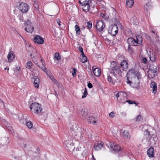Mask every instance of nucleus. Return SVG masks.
Here are the masks:
<instances>
[{
  "mask_svg": "<svg viewBox=\"0 0 160 160\" xmlns=\"http://www.w3.org/2000/svg\"><path fill=\"white\" fill-rule=\"evenodd\" d=\"M73 71L72 72V75L73 77L75 76L76 74L77 70L74 68H72Z\"/></svg>",
  "mask_w": 160,
  "mask_h": 160,
  "instance_id": "37998d69",
  "label": "nucleus"
},
{
  "mask_svg": "<svg viewBox=\"0 0 160 160\" xmlns=\"http://www.w3.org/2000/svg\"><path fill=\"white\" fill-rule=\"evenodd\" d=\"M18 18L21 21H23V16L22 14H19L18 16Z\"/></svg>",
  "mask_w": 160,
  "mask_h": 160,
  "instance_id": "a18cd8bd",
  "label": "nucleus"
},
{
  "mask_svg": "<svg viewBox=\"0 0 160 160\" xmlns=\"http://www.w3.org/2000/svg\"><path fill=\"white\" fill-rule=\"evenodd\" d=\"M86 27L87 28L89 29H90L92 27V23L91 21H89L88 22Z\"/></svg>",
  "mask_w": 160,
  "mask_h": 160,
  "instance_id": "e433bc0d",
  "label": "nucleus"
},
{
  "mask_svg": "<svg viewBox=\"0 0 160 160\" xmlns=\"http://www.w3.org/2000/svg\"><path fill=\"white\" fill-rule=\"evenodd\" d=\"M17 8L23 13H27L30 8L27 3L23 2H18L17 4Z\"/></svg>",
  "mask_w": 160,
  "mask_h": 160,
  "instance_id": "39448f33",
  "label": "nucleus"
},
{
  "mask_svg": "<svg viewBox=\"0 0 160 160\" xmlns=\"http://www.w3.org/2000/svg\"><path fill=\"white\" fill-rule=\"evenodd\" d=\"M127 74L128 75H132L134 76L136 78L140 79L141 78V74L140 73L134 69H130L127 72Z\"/></svg>",
  "mask_w": 160,
  "mask_h": 160,
  "instance_id": "1a4fd4ad",
  "label": "nucleus"
},
{
  "mask_svg": "<svg viewBox=\"0 0 160 160\" xmlns=\"http://www.w3.org/2000/svg\"><path fill=\"white\" fill-rule=\"evenodd\" d=\"M136 42L138 46H140L142 47L143 46L142 44V37L140 35H137L136 37Z\"/></svg>",
  "mask_w": 160,
  "mask_h": 160,
  "instance_id": "2eb2a0df",
  "label": "nucleus"
},
{
  "mask_svg": "<svg viewBox=\"0 0 160 160\" xmlns=\"http://www.w3.org/2000/svg\"><path fill=\"white\" fill-rule=\"evenodd\" d=\"M54 57L57 60H59L61 59V56L59 53L56 52L55 54Z\"/></svg>",
  "mask_w": 160,
  "mask_h": 160,
  "instance_id": "473e14b6",
  "label": "nucleus"
},
{
  "mask_svg": "<svg viewBox=\"0 0 160 160\" xmlns=\"http://www.w3.org/2000/svg\"><path fill=\"white\" fill-rule=\"evenodd\" d=\"M7 58L9 62L12 61L15 58V55L13 51H11L9 52Z\"/></svg>",
  "mask_w": 160,
  "mask_h": 160,
  "instance_id": "a211bd4d",
  "label": "nucleus"
},
{
  "mask_svg": "<svg viewBox=\"0 0 160 160\" xmlns=\"http://www.w3.org/2000/svg\"><path fill=\"white\" fill-rule=\"evenodd\" d=\"M26 125L28 128L31 129L32 128L33 124L31 121L26 122Z\"/></svg>",
  "mask_w": 160,
  "mask_h": 160,
  "instance_id": "72a5a7b5",
  "label": "nucleus"
},
{
  "mask_svg": "<svg viewBox=\"0 0 160 160\" xmlns=\"http://www.w3.org/2000/svg\"><path fill=\"white\" fill-rule=\"evenodd\" d=\"M105 27V24L103 20L98 22L95 25L97 30L99 32L102 31Z\"/></svg>",
  "mask_w": 160,
  "mask_h": 160,
  "instance_id": "9d476101",
  "label": "nucleus"
},
{
  "mask_svg": "<svg viewBox=\"0 0 160 160\" xmlns=\"http://www.w3.org/2000/svg\"><path fill=\"white\" fill-rule=\"evenodd\" d=\"M95 118L93 116H90L88 118V120L91 123L94 124L96 123V121L95 120Z\"/></svg>",
  "mask_w": 160,
  "mask_h": 160,
  "instance_id": "bb28decb",
  "label": "nucleus"
},
{
  "mask_svg": "<svg viewBox=\"0 0 160 160\" xmlns=\"http://www.w3.org/2000/svg\"><path fill=\"white\" fill-rule=\"evenodd\" d=\"M101 17L103 18H104L105 17V15L103 14V13H101Z\"/></svg>",
  "mask_w": 160,
  "mask_h": 160,
  "instance_id": "4d7b16f0",
  "label": "nucleus"
},
{
  "mask_svg": "<svg viewBox=\"0 0 160 160\" xmlns=\"http://www.w3.org/2000/svg\"><path fill=\"white\" fill-rule=\"evenodd\" d=\"M88 86L89 88H91L92 87V85L90 82L88 84Z\"/></svg>",
  "mask_w": 160,
  "mask_h": 160,
  "instance_id": "3c124183",
  "label": "nucleus"
},
{
  "mask_svg": "<svg viewBox=\"0 0 160 160\" xmlns=\"http://www.w3.org/2000/svg\"><path fill=\"white\" fill-rule=\"evenodd\" d=\"M28 54L31 57H32V56H33V54L31 52H28Z\"/></svg>",
  "mask_w": 160,
  "mask_h": 160,
  "instance_id": "13d9d810",
  "label": "nucleus"
},
{
  "mask_svg": "<svg viewBox=\"0 0 160 160\" xmlns=\"http://www.w3.org/2000/svg\"><path fill=\"white\" fill-rule=\"evenodd\" d=\"M150 60L152 62H155L157 58V53L155 52H150V54L149 55Z\"/></svg>",
  "mask_w": 160,
  "mask_h": 160,
  "instance_id": "6ab92c4d",
  "label": "nucleus"
},
{
  "mask_svg": "<svg viewBox=\"0 0 160 160\" xmlns=\"http://www.w3.org/2000/svg\"><path fill=\"white\" fill-rule=\"evenodd\" d=\"M42 70H44L46 68L44 65H43L42 64V66L41 67H40Z\"/></svg>",
  "mask_w": 160,
  "mask_h": 160,
  "instance_id": "5fc2aeb1",
  "label": "nucleus"
},
{
  "mask_svg": "<svg viewBox=\"0 0 160 160\" xmlns=\"http://www.w3.org/2000/svg\"><path fill=\"white\" fill-rule=\"evenodd\" d=\"M119 96V94L118 93H117L116 94V97L118 98Z\"/></svg>",
  "mask_w": 160,
  "mask_h": 160,
  "instance_id": "bf43d9fd",
  "label": "nucleus"
},
{
  "mask_svg": "<svg viewBox=\"0 0 160 160\" xmlns=\"http://www.w3.org/2000/svg\"><path fill=\"white\" fill-rule=\"evenodd\" d=\"M2 122L3 124L5 126L6 124H8V123L7 122V121L3 119L2 120Z\"/></svg>",
  "mask_w": 160,
  "mask_h": 160,
  "instance_id": "09e8293b",
  "label": "nucleus"
},
{
  "mask_svg": "<svg viewBox=\"0 0 160 160\" xmlns=\"http://www.w3.org/2000/svg\"><path fill=\"white\" fill-rule=\"evenodd\" d=\"M5 127H6V128L8 131H12V130L13 129H12V127L10 126V125L9 124H6V126Z\"/></svg>",
  "mask_w": 160,
  "mask_h": 160,
  "instance_id": "ea45409f",
  "label": "nucleus"
},
{
  "mask_svg": "<svg viewBox=\"0 0 160 160\" xmlns=\"http://www.w3.org/2000/svg\"><path fill=\"white\" fill-rule=\"evenodd\" d=\"M142 130L144 132V134L148 136L149 138H152V136L154 135L153 132L154 130L150 126L147 125H144L142 128Z\"/></svg>",
  "mask_w": 160,
  "mask_h": 160,
  "instance_id": "7ed1b4c3",
  "label": "nucleus"
},
{
  "mask_svg": "<svg viewBox=\"0 0 160 160\" xmlns=\"http://www.w3.org/2000/svg\"><path fill=\"white\" fill-rule=\"evenodd\" d=\"M152 6L150 2H147L145 5L144 6V9L146 11L150 10Z\"/></svg>",
  "mask_w": 160,
  "mask_h": 160,
  "instance_id": "c85d7f7f",
  "label": "nucleus"
},
{
  "mask_svg": "<svg viewBox=\"0 0 160 160\" xmlns=\"http://www.w3.org/2000/svg\"><path fill=\"white\" fill-rule=\"evenodd\" d=\"M122 135L123 138L125 139H130L131 137V135L129 133L127 130L122 131Z\"/></svg>",
  "mask_w": 160,
  "mask_h": 160,
  "instance_id": "f3484780",
  "label": "nucleus"
},
{
  "mask_svg": "<svg viewBox=\"0 0 160 160\" xmlns=\"http://www.w3.org/2000/svg\"><path fill=\"white\" fill-rule=\"evenodd\" d=\"M91 0H82L78 1L79 3L82 6V8L83 11H88L90 9L91 6Z\"/></svg>",
  "mask_w": 160,
  "mask_h": 160,
  "instance_id": "20e7f679",
  "label": "nucleus"
},
{
  "mask_svg": "<svg viewBox=\"0 0 160 160\" xmlns=\"http://www.w3.org/2000/svg\"><path fill=\"white\" fill-rule=\"evenodd\" d=\"M86 57L85 55V54H84V52H82V53H81V56H80V57Z\"/></svg>",
  "mask_w": 160,
  "mask_h": 160,
  "instance_id": "6e6d98bb",
  "label": "nucleus"
},
{
  "mask_svg": "<svg viewBox=\"0 0 160 160\" xmlns=\"http://www.w3.org/2000/svg\"><path fill=\"white\" fill-rule=\"evenodd\" d=\"M108 81L111 83L113 84H114L116 82V80L114 79H113L111 76L110 75H108Z\"/></svg>",
  "mask_w": 160,
  "mask_h": 160,
  "instance_id": "cd10ccee",
  "label": "nucleus"
},
{
  "mask_svg": "<svg viewBox=\"0 0 160 160\" xmlns=\"http://www.w3.org/2000/svg\"><path fill=\"white\" fill-rule=\"evenodd\" d=\"M103 144L100 142H97L95 143L94 145V148L97 150H100L103 147Z\"/></svg>",
  "mask_w": 160,
  "mask_h": 160,
  "instance_id": "b1692460",
  "label": "nucleus"
},
{
  "mask_svg": "<svg viewBox=\"0 0 160 160\" xmlns=\"http://www.w3.org/2000/svg\"><path fill=\"white\" fill-rule=\"evenodd\" d=\"M110 66L111 71L110 73L112 74L115 77L117 78L118 76L122 77V72L120 66L117 65V63L116 61L111 62Z\"/></svg>",
  "mask_w": 160,
  "mask_h": 160,
  "instance_id": "f257e3e1",
  "label": "nucleus"
},
{
  "mask_svg": "<svg viewBox=\"0 0 160 160\" xmlns=\"http://www.w3.org/2000/svg\"><path fill=\"white\" fill-rule=\"evenodd\" d=\"M111 147L113 150L115 151L118 152L120 149V147L116 144Z\"/></svg>",
  "mask_w": 160,
  "mask_h": 160,
  "instance_id": "c756f323",
  "label": "nucleus"
},
{
  "mask_svg": "<svg viewBox=\"0 0 160 160\" xmlns=\"http://www.w3.org/2000/svg\"><path fill=\"white\" fill-rule=\"evenodd\" d=\"M154 149L152 148H150L147 151V154L149 157L152 158L154 156Z\"/></svg>",
  "mask_w": 160,
  "mask_h": 160,
  "instance_id": "412c9836",
  "label": "nucleus"
},
{
  "mask_svg": "<svg viewBox=\"0 0 160 160\" xmlns=\"http://www.w3.org/2000/svg\"><path fill=\"white\" fill-rule=\"evenodd\" d=\"M34 42L38 44H42L44 42V40L42 37L39 35H37L34 38Z\"/></svg>",
  "mask_w": 160,
  "mask_h": 160,
  "instance_id": "f8f14e48",
  "label": "nucleus"
},
{
  "mask_svg": "<svg viewBox=\"0 0 160 160\" xmlns=\"http://www.w3.org/2000/svg\"><path fill=\"white\" fill-rule=\"evenodd\" d=\"M150 87L152 89V92L156 94L157 92V87L156 83L154 82H152L150 84Z\"/></svg>",
  "mask_w": 160,
  "mask_h": 160,
  "instance_id": "aec40b11",
  "label": "nucleus"
},
{
  "mask_svg": "<svg viewBox=\"0 0 160 160\" xmlns=\"http://www.w3.org/2000/svg\"><path fill=\"white\" fill-rule=\"evenodd\" d=\"M132 47V46H129V45H128V52L130 53H133L134 52L133 49Z\"/></svg>",
  "mask_w": 160,
  "mask_h": 160,
  "instance_id": "f704fd0d",
  "label": "nucleus"
},
{
  "mask_svg": "<svg viewBox=\"0 0 160 160\" xmlns=\"http://www.w3.org/2000/svg\"><path fill=\"white\" fill-rule=\"evenodd\" d=\"M95 68H94V66L92 67V70L93 71V70H94L95 69Z\"/></svg>",
  "mask_w": 160,
  "mask_h": 160,
  "instance_id": "e2e57ef3",
  "label": "nucleus"
},
{
  "mask_svg": "<svg viewBox=\"0 0 160 160\" xmlns=\"http://www.w3.org/2000/svg\"><path fill=\"white\" fill-rule=\"evenodd\" d=\"M156 38H159L158 36H157L156 37Z\"/></svg>",
  "mask_w": 160,
  "mask_h": 160,
  "instance_id": "774afa93",
  "label": "nucleus"
},
{
  "mask_svg": "<svg viewBox=\"0 0 160 160\" xmlns=\"http://www.w3.org/2000/svg\"><path fill=\"white\" fill-rule=\"evenodd\" d=\"M33 4L34 8H35V9L36 10H38L39 8V6L37 2L35 1H34Z\"/></svg>",
  "mask_w": 160,
  "mask_h": 160,
  "instance_id": "a19ab883",
  "label": "nucleus"
},
{
  "mask_svg": "<svg viewBox=\"0 0 160 160\" xmlns=\"http://www.w3.org/2000/svg\"><path fill=\"white\" fill-rule=\"evenodd\" d=\"M88 95V92L87 91V88H85L84 91L83 92V94L82 95V98H85Z\"/></svg>",
  "mask_w": 160,
  "mask_h": 160,
  "instance_id": "4c0bfd02",
  "label": "nucleus"
},
{
  "mask_svg": "<svg viewBox=\"0 0 160 160\" xmlns=\"http://www.w3.org/2000/svg\"><path fill=\"white\" fill-rule=\"evenodd\" d=\"M126 102H128V103L130 104H132L133 102L132 101L130 100H127L126 101Z\"/></svg>",
  "mask_w": 160,
  "mask_h": 160,
  "instance_id": "864d4df0",
  "label": "nucleus"
},
{
  "mask_svg": "<svg viewBox=\"0 0 160 160\" xmlns=\"http://www.w3.org/2000/svg\"><path fill=\"white\" fill-rule=\"evenodd\" d=\"M78 50L81 53H82L83 52V48L81 47H79L78 48Z\"/></svg>",
  "mask_w": 160,
  "mask_h": 160,
  "instance_id": "603ef678",
  "label": "nucleus"
},
{
  "mask_svg": "<svg viewBox=\"0 0 160 160\" xmlns=\"http://www.w3.org/2000/svg\"><path fill=\"white\" fill-rule=\"evenodd\" d=\"M75 29L76 32V33L77 35H80L81 33V30L79 27L77 25L75 26Z\"/></svg>",
  "mask_w": 160,
  "mask_h": 160,
  "instance_id": "a878e982",
  "label": "nucleus"
},
{
  "mask_svg": "<svg viewBox=\"0 0 160 160\" xmlns=\"http://www.w3.org/2000/svg\"><path fill=\"white\" fill-rule=\"evenodd\" d=\"M79 114L80 115L82 116L83 117H84L87 115V112L86 111L85 109H82L81 110Z\"/></svg>",
  "mask_w": 160,
  "mask_h": 160,
  "instance_id": "7c9ffc66",
  "label": "nucleus"
},
{
  "mask_svg": "<svg viewBox=\"0 0 160 160\" xmlns=\"http://www.w3.org/2000/svg\"><path fill=\"white\" fill-rule=\"evenodd\" d=\"M80 61L83 63H85L87 61V58L86 57H80Z\"/></svg>",
  "mask_w": 160,
  "mask_h": 160,
  "instance_id": "c9c22d12",
  "label": "nucleus"
},
{
  "mask_svg": "<svg viewBox=\"0 0 160 160\" xmlns=\"http://www.w3.org/2000/svg\"><path fill=\"white\" fill-rule=\"evenodd\" d=\"M17 69L18 70H19L20 69V68H17Z\"/></svg>",
  "mask_w": 160,
  "mask_h": 160,
  "instance_id": "338daca9",
  "label": "nucleus"
},
{
  "mask_svg": "<svg viewBox=\"0 0 160 160\" xmlns=\"http://www.w3.org/2000/svg\"><path fill=\"white\" fill-rule=\"evenodd\" d=\"M56 21H57V22L59 26H61V21L60 19L59 18L56 19Z\"/></svg>",
  "mask_w": 160,
  "mask_h": 160,
  "instance_id": "8fccbe9b",
  "label": "nucleus"
},
{
  "mask_svg": "<svg viewBox=\"0 0 160 160\" xmlns=\"http://www.w3.org/2000/svg\"><path fill=\"white\" fill-rule=\"evenodd\" d=\"M33 50H34V52H36V50L34 49V48H32Z\"/></svg>",
  "mask_w": 160,
  "mask_h": 160,
  "instance_id": "680f3d73",
  "label": "nucleus"
},
{
  "mask_svg": "<svg viewBox=\"0 0 160 160\" xmlns=\"http://www.w3.org/2000/svg\"><path fill=\"white\" fill-rule=\"evenodd\" d=\"M65 144L66 145V146L68 148L69 150H73L74 149V143L71 141H69L68 140V141H66L65 142Z\"/></svg>",
  "mask_w": 160,
  "mask_h": 160,
  "instance_id": "dca6fc26",
  "label": "nucleus"
},
{
  "mask_svg": "<svg viewBox=\"0 0 160 160\" xmlns=\"http://www.w3.org/2000/svg\"><path fill=\"white\" fill-rule=\"evenodd\" d=\"M32 63L31 61L28 62L26 65V68L28 69H30L31 67L32 66Z\"/></svg>",
  "mask_w": 160,
  "mask_h": 160,
  "instance_id": "2f4dec72",
  "label": "nucleus"
},
{
  "mask_svg": "<svg viewBox=\"0 0 160 160\" xmlns=\"http://www.w3.org/2000/svg\"><path fill=\"white\" fill-rule=\"evenodd\" d=\"M152 33H155V31H152Z\"/></svg>",
  "mask_w": 160,
  "mask_h": 160,
  "instance_id": "0e129e2a",
  "label": "nucleus"
},
{
  "mask_svg": "<svg viewBox=\"0 0 160 160\" xmlns=\"http://www.w3.org/2000/svg\"><path fill=\"white\" fill-rule=\"evenodd\" d=\"M136 121H140L141 119H142V117L141 115H138L136 118Z\"/></svg>",
  "mask_w": 160,
  "mask_h": 160,
  "instance_id": "79ce46f5",
  "label": "nucleus"
},
{
  "mask_svg": "<svg viewBox=\"0 0 160 160\" xmlns=\"http://www.w3.org/2000/svg\"><path fill=\"white\" fill-rule=\"evenodd\" d=\"M25 25H26L25 31L27 32L32 33L34 30V27L31 21L27 20L25 22Z\"/></svg>",
  "mask_w": 160,
  "mask_h": 160,
  "instance_id": "6e6552de",
  "label": "nucleus"
},
{
  "mask_svg": "<svg viewBox=\"0 0 160 160\" xmlns=\"http://www.w3.org/2000/svg\"><path fill=\"white\" fill-rule=\"evenodd\" d=\"M87 134V132H86V130L83 129L82 130V132L81 133V136L83 137L84 136H85Z\"/></svg>",
  "mask_w": 160,
  "mask_h": 160,
  "instance_id": "58836bf2",
  "label": "nucleus"
},
{
  "mask_svg": "<svg viewBox=\"0 0 160 160\" xmlns=\"http://www.w3.org/2000/svg\"><path fill=\"white\" fill-rule=\"evenodd\" d=\"M140 80L134 78L132 79V87L135 88H138L139 87Z\"/></svg>",
  "mask_w": 160,
  "mask_h": 160,
  "instance_id": "4468645a",
  "label": "nucleus"
},
{
  "mask_svg": "<svg viewBox=\"0 0 160 160\" xmlns=\"http://www.w3.org/2000/svg\"><path fill=\"white\" fill-rule=\"evenodd\" d=\"M101 69L98 68H96L93 70V73L96 77H99L101 74Z\"/></svg>",
  "mask_w": 160,
  "mask_h": 160,
  "instance_id": "5701e85b",
  "label": "nucleus"
},
{
  "mask_svg": "<svg viewBox=\"0 0 160 160\" xmlns=\"http://www.w3.org/2000/svg\"><path fill=\"white\" fill-rule=\"evenodd\" d=\"M134 3L133 0H127L126 4L127 7L128 8H131L133 5Z\"/></svg>",
  "mask_w": 160,
  "mask_h": 160,
  "instance_id": "393cba45",
  "label": "nucleus"
},
{
  "mask_svg": "<svg viewBox=\"0 0 160 160\" xmlns=\"http://www.w3.org/2000/svg\"><path fill=\"white\" fill-rule=\"evenodd\" d=\"M31 112L37 115H41L43 113V110L41 104L36 102L32 103L30 105Z\"/></svg>",
  "mask_w": 160,
  "mask_h": 160,
  "instance_id": "f03ea898",
  "label": "nucleus"
},
{
  "mask_svg": "<svg viewBox=\"0 0 160 160\" xmlns=\"http://www.w3.org/2000/svg\"><path fill=\"white\" fill-rule=\"evenodd\" d=\"M136 104V105H137L138 103H136V102H135V101H133V104Z\"/></svg>",
  "mask_w": 160,
  "mask_h": 160,
  "instance_id": "052dcab7",
  "label": "nucleus"
},
{
  "mask_svg": "<svg viewBox=\"0 0 160 160\" xmlns=\"http://www.w3.org/2000/svg\"><path fill=\"white\" fill-rule=\"evenodd\" d=\"M120 67L123 71H127L128 69V64L126 60H123L121 62Z\"/></svg>",
  "mask_w": 160,
  "mask_h": 160,
  "instance_id": "9b49d317",
  "label": "nucleus"
},
{
  "mask_svg": "<svg viewBox=\"0 0 160 160\" xmlns=\"http://www.w3.org/2000/svg\"><path fill=\"white\" fill-rule=\"evenodd\" d=\"M128 83L130 84V85L132 86V81H131L129 80V79L127 78V82Z\"/></svg>",
  "mask_w": 160,
  "mask_h": 160,
  "instance_id": "de8ad7c7",
  "label": "nucleus"
},
{
  "mask_svg": "<svg viewBox=\"0 0 160 160\" xmlns=\"http://www.w3.org/2000/svg\"><path fill=\"white\" fill-rule=\"evenodd\" d=\"M109 116L112 118H113L114 117V113L113 112H112L109 113Z\"/></svg>",
  "mask_w": 160,
  "mask_h": 160,
  "instance_id": "49530a36",
  "label": "nucleus"
},
{
  "mask_svg": "<svg viewBox=\"0 0 160 160\" xmlns=\"http://www.w3.org/2000/svg\"><path fill=\"white\" fill-rule=\"evenodd\" d=\"M93 160H96L95 158H94V156H93Z\"/></svg>",
  "mask_w": 160,
  "mask_h": 160,
  "instance_id": "69168bd1",
  "label": "nucleus"
},
{
  "mask_svg": "<svg viewBox=\"0 0 160 160\" xmlns=\"http://www.w3.org/2000/svg\"><path fill=\"white\" fill-rule=\"evenodd\" d=\"M127 42L128 45L132 46H138L136 42V40L132 38H129L127 40Z\"/></svg>",
  "mask_w": 160,
  "mask_h": 160,
  "instance_id": "ddd939ff",
  "label": "nucleus"
},
{
  "mask_svg": "<svg viewBox=\"0 0 160 160\" xmlns=\"http://www.w3.org/2000/svg\"><path fill=\"white\" fill-rule=\"evenodd\" d=\"M149 70L150 72L148 75L149 78H153L157 75L158 69L156 66L153 64L150 65L149 66Z\"/></svg>",
  "mask_w": 160,
  "mask_h": 160,
  "instance_id": "423d86ee",
  "label": "nucleus"
},
{
  "mask_svg": "<svg viewBox=\"0 0 160 160\" xmlns=\"http://www.w3.org/2000/svg\"><path fill=\"white\" fill-rule=\"evenodd\" d=\"M34 81L33 84L36 88H38L39 84V79L37 77H33Z\"/></svg>",
  "mask_w": 160,
  "mask_h": 160,
  "instance_id": "4be33fe9",
  "label": "nucleus"
},
{
  "mask_svg": "<svg viewBox=\"0 0 160 160\" xmlns=\"http://www.w3.org/2000/svg\"><path fill=\"white\" fill-rule=\"evenodd\" d=\"M118 28L115 24L110 25L108 29V32L111 35L114 36L118 32Z\"/></svg>",
  "mask_w": 160,
  "mask_h": 160,
  "instance_id": "0eeeda50",
  "label": "nucleus"
},
{
  "mask_svg": "<svg viewBox=\"0 0 160 160\" xmlns=\"http://www.w3.org/2000/svg\"><path fill=\"white\" fill-rule=\"evenodd\" d=\"M142 62L146 64L147 63L148 61L146 58H144L142 59Z\"/></svg>",
  "mask_w": 160,
  "mask_h": 160,
  "instance_id": "c03bdc74",
  "label": "nucleus"
}]
</instances>
